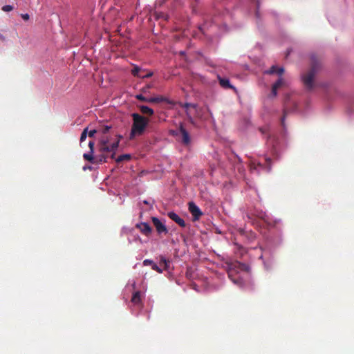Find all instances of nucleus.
<instances>
[{"label":"nucleus","instance_id":"obj_2","mask_svg":"<svg viewBox=\"0 0 354 354\" xmlns=\"http://www.w3.org/2000/svg\"><path fill=\"white\" fill-rule=\"evenodd\" d=\"M131 117L133 124L129 136L130 139H133L136 136L142 135L149 124V120L139 113H133L131 114Z\"/></svg>","mask_w":354,"mask_h":354},{"label":"nucleus","instance_id":"obj_6","mask_svg":"<svg viewBox=\"0 0 354 354\" xmlns=\"http://www.w3.org/2000/svg\"><path fill=\"white\" fill-rule=\"evenodd\" d=\"M113 136H115V138L113 139L112 138V140L110 142V144H108V148L109 150L107 151L109 153L110 158L111 159L115 158L116 151L119 147V143H120L121 139H122V138H123L122 136L117 134V133H113Z\"/></svg>","mask_w":354,"mask_h":354},{"label":"nucleus","instance_id":"obj_11","mask_svg":"<svg viewBox=\"0 0 354 354\" xmlns=\"http://www.w3.org/2000/svg\"><path fill=\"white\" fill-rule=\"evenodd\" d=\"M168 217L174 221L175 223H176L178 225H179L180 227H185L186 225V223L185 221L181 218L177 214H176L174 212H169L167 213Z\"/></svg>","mask_w":354,"mask_h":354},{"label":"nucleus","instance_id":"obj_28","mask_svg":"<svg viewBox=\"0 0 354 354\" xmlns=\"http://www.w3.org/2000/svg\"><path fill=\"white\" fill-rule=\"evenodd\" d=\"M153 75V72H148L147 73L145 74V75H140V78H148L151 77Z\"/></svg>","mask_w":354,"mask_h":354},{"label":"nucleus","instance_id":"obj_36","mask_svg":"<svg viewBox=\"0 0 354 354\" xmlns=\"http://www.w3.org/2000/svg\"><path fill=\"white\" fill-rule=\"evenodd\" d=\"M86 169H91V167H86Z\"/></svg>","mask_w":354,"mask_h":354},{"label":"nucleus","instance_id":"obj_3","mask_svg":"<svg viewBox=\"0 0 354 354\" xmlns=\"http://www.w3.org/2000/svg\"><path fill=\"white\" fill-rule=\"evenodd\" d=\"M94 146L95 143L93 141H89L88 147L90 149V152L88 153H84L83 158L85 160L88 161L91 164H102L107 162V159L110 157L109 153L108 151L102 152L100 151V141L97 144L98 147V154L95 156H93L94 153Z\"/></svg>","mask_w":354,"mask_h":354},{"label":"nucleus","instance_id":"obj_27","mask_svg":"<svg viewBox=\"0 0 354 354\" xmlns=\"http://www.w3.org/2000/svg\"><path fill=\"white\" fill-rule=\"evenodd\" d=\"M153 263V261L152 260H150V259H145L143 261V265L145 266H152Z\"/></svg>","mask_w":354,"mask_h":354},{"label":"nucleus","instance_id":"obj_13","mask_svg":"<svg viewBox=\"0 0 354 354\" xmlns=\"http://www.w3.org/2000/svg\"><path fill=\"white\" fill-rule=\"evenodd\" d=\"M136 228L139 229L140 232L145 236H149L151 232V227L147 223H140L136 225Z\"/></svg>","mask_w":354,"mask_h":354},{"label":"nucleus","instance_id":"obj_30","mask_svg":"<svg viewBox=\"0 0 354 354\" xmlns=\"http://www.w3.org/2000/svg\"><path fill=\"white\" fill-rule=\"evenodd\" d=\"M151 88V86L150 84L147 85L146 86L142 88V92L146 93L147 92L150 88Z\"/></svg>","mask_w":354,"mask_h":354},{"label":"nucleus","instance_id":"obj_26","mask_svg":"<svg viewBox=\"0 0 354 354\" xmlns=\"http://www.w3.org/2000/svg\"><path fill=\"white\" fill-rule=\"evenodd\" d=\"M95 133H98L97 129H93L91 130L90 131H88V136L90 138H93Z\"/></svg>","mask_w":354,"mask_h":354},{"label":"nucleus","instance_id":"obj_22","mask_svg":"<svg viewBox=\"0 0 354 354\" xmlns=\"http://www.w3.org/2000/svg\"><path fill=\"white\" fill-rule=\"evenodd\" d=\"M88 136V127L85 128L83 131L82 132L81 136H80V142H82Z\"/></svg>","mask_w":354,"mask_h":354},{"label":"nucleus","instance_id":"obj_31","mask_svg":"<svg viewBox=\"0 0 354 354\" xmlns=\"http://www.w3.org/2000/svg\"><path fill=\"white\" fill-rule=\"evenodd\" d=\"M266 160L267 163L268 164V171H270V169H271V167H270L271 158H267L266 159Z\"/></svg>","mask_w":354,"mask_h":354},{"label":"nucleus","instance_id":"obj_17","mask_svg":"<svg viewBox=\"0 0 354 354\" xmlns=\"http://www.w3.org/2000/svg\"><path fill=\"white\" fill-rule=\"evenodd\" d=\"M284 72V69L282 67H277L276 66H272L268 71H266L268 74H274L277 73L279 75H281Z\"/></svg>","mask_w":354,"mask_h":354},{"label":"nucleus","instance_id":"obj_18","mask_svg":"<svg viewBox=\"0 0 354 354\" xmlns=\"http://www.w3.org/2000/svg\"><path fill=\"white\" fill-rule=\"evenodd\" d=\"M131 301L134 304H139L141 303V292L140 291H136L133 294Z\"/></svg>","mask_w":354,"mask_h":354},{"label":"nucleus","instance_id":"obj_33","mask_svg":"<svg viewBox=\"0 0 354 354\" xmlns=\"http://www.w3.org/2000/svg\"><path fill=\"white\" fill-rule=\"evenodd\" d=\"M0 39H1L2 41H4V40L6 39L5 37H4L3 35H1V34H0Z\"/></svg>","mask_w":354,"mask_h":354},{"label":"nucleus","instance_id":"obj_4","mask_svg":"<svg viewBox=\"0 0 354 354\" xmlns=\"http://www.w3.org/2000/svg\"><path fill=\"white\" fill-rule=\"evenodd\" d=\"M249 270V266L245 263H241L239 261H234L230 263L228 266L227 274L229 278L232 280V281L237 284L239 286H242L243 279L238 277H234V274L239 272V271H245L248 272Z\"/></svg>","mask_w":354,"mask_h":354},{"label":"nucleus","instance_id":"obj_24","mask_svg":"<svg viewBox=\"0 0 354 354\" xmlns=\"http://www.w3.org/2000/svg\"><path fill=\"white\" fill-rule=\"evenodd\" d=\"M13 10V6L10 5H6L2 7V10L4 12H10Z\"/></svg>","mask_w":354,"mask_h":354},{"label":"nucleus","instance_id":"obj_23","mask_svg":"<svg viewBox=\"0 0 354 354\" xmlns=\"http://www.w3.org/2000/svg\"><path fill=\"white\" fill-rule=\"evenodd\" d=\"M136 98L142 102H148V100H149V98L143 96L142 94L136 95Z\"/></svg>","mask_w":354,"mask_h":354},{"label":"nucleus","instance_id":"obj_5","mask_svg":"<svg viewBox=\"0 0 354 354\" xmlns=\"http://www.w3.org/2000/svg\"><path fill=\"white\" fill-rule=\"evenodd\" d=\"M111 126H103L100 127L97 129L98 133L100 135L99 140H100V151L102 152L109 151L108 144H110V142L112 140V137L113 136V132L111 131Z\"/></svg>","mask_w":354,"mask_h":354},{"label":"nucleus","instance_id":"obj_14","mask_svg":"<svg viewBox=\"0 0 354 354\" xmlns=\"http://www.w3.org/2000/svg\"><path fill=\"white\" fill-rule=\"evenodd\" d=\"M148 102H149V103L166 102L169 104H172V101L169 100L167 97H164L162 95H158L157 97H149Z\"/></svg>","mask_w":354,"mask_h":354},{"label":"nucleus","instance_id":"obj_20","mask_svg":"<svg viewBox=\"0 0 354 354\" xmlns=\"http://www.w3.org/2000/svg\"><path fill=\"white\" fill-rule=\"evenodd\" d=\"M170 261L167 260L165 257L161 256L160 258V265L163 266V269L167 270H168V266L169 264Z\"/></svg>","mask_w":354,"mask_h":354},{"label":"nucleus","instance_id":"obj_16","mask_svg":"<svg viewBox=\"0 0 354 354\" xmlns=\"http://www.w3.org/2000/svg\"><path fill=\"white\" fill-rule=\"evenodd\" d=\"M138 108L142 114L151 116L154 113L153 110L147 106L140 105V106H138Z\"/></svg>","mask_w":354,"mask_h":354},{"label":"nucleus","instance_id":"obj_9","mask_svg":"<svg viewBox=\"0 0 354 354\" xmlns=\"http://www.w3.org/2000/svg\"><path fill=\"white\" fill-rule=\"evenodd\" d=\"M178 131L181 136V142L185 145H189V143L191 142L189 133L185 129V128L184 127V126L182 123L180 124Z\"/></svg>","mask_w":354,"mask_h":354},{"label":"nucleus","instance_id":"obj_32","mask_svg":"<svg viewBox=\"0 0 354 354\" xmlns=\"http://www.w3.org/2000/svg\"><path fill=\"white\" fill-rule=\"evenodd\" d=\"M286 115V111H283V116L282 117L281 120V124L283 126H284V121H285Z\"/></svg>","mask_w":354,"mask_h":354},{"label":"nucleus","instance_id":"obj_35","mask_svg":"<svg viewBox=\"0 0 354 354\" xmlns=\"http://www.w3.org/2000/svg\"><path fill=\"white\" fill-rule=\"evenodd\" d=\"M86 169H91V167H86Z\"/></svg>","mask_w":354,"mask_h":354},{"label":"nucleus","instance_id":"obj_34","mask_svg":"<svg viewBox=\"0 0 354 354\" xmlns=\"http://www.w3.org/2000/svg\"><path fill=\"white\" fill-rule=\"evenodd\" d=\"M144 71L142 70V72L140 73L142 75H145V74L143 73Z\"/></svg>","mask_w":354,"mask_h":354},{"label":"nucleus","instance_id":"obj_21","mask_svg":"<svg viewBox=\"0 0 354 354\" xmlns=\"http://www.w3.org/2000/svg\"><path fill=\"white\" fill-rule=\"evenodd\" d=\"M131 159V156L129 154H122L119 156L116 159V162L119 163L125 160H129Z\"/></svg>","mask_w":354,"mask_h":354},{"label":"nucleus","instance_id":"obj_1","mask_svg":"<svg viewBox=\"0 0 354 354\" xmlns=\"http://www.w3.org/2000/svg\"><path fill=\"white\" fill-rule=\"evenodd\" d=\"M310 59L311 68L309 71L302 75V82L309 91L314 88V77L320 65L319 57L316 54H311Z\"/></svg>","mask_w":354,"mask_h":354},{"label":"nucleus","instance_id":"obj_25","mask_svg":"<svg viewBox=\"0 0 354 354\" xmlns=\"http://www.w3.org/2000/svg\"><path fill=\"white\" fill-rule=\"evenodd\" d=\"M152 269L157 271L158 273H162L164 269L159 268L156 263H153Z\"/></svg>","mask_w":354,"mask_h":354},{"label":"nucleus","instance_id":"obj_19","mask_svg":"<svg viewBox=\"0 0 354 354\" xmlns=\"http://www.w3.org/2000/svg\"><path fill=\"white\" fill-rule=\"evenodd\" d=\"M141 72H142V69L138 66H134L133 68L131 69V74L133 76L138 77L140 78V75H142L140 73Z\"/></svg>","mask_w":354,"mask_h":354},{"label":"nucleus","instance_id":"obj_15","mask_svg":"<svg viewBox=\"0 0 354 354\" xmlns=\"http://www.w3.org/2000/svg\"><path fill=\"white\" fill-rule=\"evenodd\" d=\"M284 83V80L282 77H279L278 80L272 85L271 94L273 97L277 95V89L281 87Z\"/></svg>","mask_w":354,"mask_h":354},{"label":"nucleus","instance_id":"obj_29","mask_svg":"<svg viewBox=\"0 0 354 354\" xmlns=\"http://www.w3.org/2000/svg\"><path fill=\"white\" fill-rule=\"evenodd\" d=\"M21 18L24 19V20H28L30 19V16L28 14L26 13V14H21Z\"/></svg>","mask_w":354,"mask_h":354},{"label":"nucleus","instance_id":"obj_12","mask_svg":"<svg viewBox=\"0 0 354 354\" xmlns=\"http://www.w3.org/2000/svg\"><path fill=\"white\" fill-rule=\"evenodd\" d=\"M218 80L219 84L222 88L236 91V88L230 84V80L227 78H223L221 76H218Z\"/></svg>","mask_w":354,"mask_h":354},{"label":"nucleus","instance_id":"obj_10","mask_svg":"<svg viewBox=\"0 0 354 354\" xmlns=\"http://www.w3.org/2000/svg\"><path fill=\"white\" fill-rule=\"evenodd\" d=\"M152 223L156 227V230L158 234L165 233L167 234L168 230L165 225L157 217L151 218Z\"/></svg>","mask_w":354,"mask_h":354},{"label":"nucleus","instance_id":"obj_8","mask_svg":"<svg viewBox=\"0 0 354 354\" xmlns=\"http://www.w3.org/2000/svg\"><path fill=\"white\" fill-rule=\"evenodd\" d=\"M179 105L181 107L186 109V115H187L189 121L192 124H194V119L192 118V113L191 111L189 110V108H192L196 111L198 105L196 104H192V103H188V102H186V103L180 102Z\"/></svg>","mask_w":354,"mask_h":354},{"label":"nucleus","instance_id":"obj_7","mask_svg":"<svg viewBox=\"0 0 354 354\" xmlns=\"http://www.w3.org/2000/svg\"><path fill=\"white\" fill-rule=\"evenodd\" d=\"M188 209L193 216L194 221H198L200 217L203 215V212L200 208L194 203L189 202L188 204Z\"/></svg>","mask_w":354,"mask_h":354}]
</instances>
